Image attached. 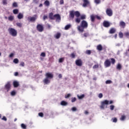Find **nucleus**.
I'll return each mask as SVG.
<instances>
[{
	"instance_id": "f257e3e1",
	"label": "nucleus",
	"mask_w": 129,
	"mask_h": 129,
	"mask_svg": "<svg viewBox=\"0 0 129 129\" xmlns=\"http://www.w3.org/2000/svg\"><path fill=\"white\" fill-rule=\"evenodd\" d=\"M70 18L72 19H74V17H76V19L75 20L76 23L77 24H79L80 22H81V20H85L86 19V15H83L80 17V13L79 11H74V10L70 11Z\"/></svg>"
},
{
	"instance_id": "f03ea898",
	"label": "nucleus",
	"mask_w": 129,
	"mask_h": 129,
	"mask_svg": "<svg viewBox=\"0 0 129 129\" xmlns=\"http://www.w3.org/2000/svg\"><path fill=\"white\" fill-rule=\"evenodd\" d=\"M88 27V23L85 20H83L81 22L80 25L78 26L77 29L80 33L84 32V29H87Z\"/></svg>"
},
{
	"instance_id": "7ed1b4c3",
	"label": "nucleus",
	"mask_w": 129,
	"mask_h": 129,
	"mask_svg": "<svg viewBox=\"0 0 129 129\" xmlns=\"http://www.w3.org/2000/svg\"><path fill=\"white\" fill-rule=\"evenodd\" d=\"M111 60V61L110 60ZM110 60L108 59H107L105 60V61L104 62V65L106 68H107V67H110V66L111 65V63L113 65L115 63V59L113 58H110Z\"/></svg>"
},
{
	"instance_id": "20e7f679",
	"label": "nucleus",
	"mask_w": 129,
	"mask_h": 129,
	"mask_svg": "<svg viewBox=\"0 0 129 129\" xmlns=\"http://www.w3.org/2000/svg\"><path fill=\"white\" fill-rule=\"evenodd\" d=\"M49 18L50 20H55L56 21H60L61 20V16L59 14H55L53 15V13H50L49 14Z\"/></svg>"
},
{
	"instance_id": "39448f33",
	"label": "nucleus",
	"mask_w": 129,
	"mask_h": 129,
	"mask_svg": "<svg viewBox=\"0 0 129 129\" xmlns=\"http://www.w3.org/2000/svg\"><path fill=\"white\" fill-rule=\"evenodd\" d=\"M8 32L11 36L13 37H17L18 35V31L13 28H9L8 29Z\"/></svg>"
},
{
	"instance_id": "423d86ee",
	"label": "nucleus",
	"mask_w": 129,
	"mask_h": 129,
	"mask_svg": "<svg viewBox=\"0 0 129 129\" xmlns=\"http://www.w3.org/2000/svg\"><path fill=\"white\" fill-rule=\"evenodd\" d=\"M108 104H109V101L105 100L101 102V105L100 106V108L101 109H104V108H105V105H108Z\"/></svg>"
},
{
	"instance_id": "0eeeda50",
	"label": "nucleus",
	"mask_w": 129,
	"mask_h": 129,
	"mask_svg": "<svg viewBox=\"0 0 129 129\" xmlns=\"http://www.w3.org/2000/svg\"><path fill=\"white\" fill-rule=\"evenodd\" d=\"M37 19H38V16L37 15H34L33 17H28V21L31 22L32 23H35Z\"/></svg>"
},
{
	"instance_id": "6e6552de",
	"label": "nucleus",
	"mask_w": 129,
	"mask_h": 129,
	"mask_svg": "<svg viewBox=\"0 0 129 129\" xmlns=\"http://www.w3.org/2000/svg\"><path fill=\"white\" fill-rule=\"evenodd\" d=\"M36 30L40 33H42L44 31V25L42 24H37L36 26Z\"/></svg>"
},
{
	"instance_id": "1a4fd4ad",
	"label": "nucleus",
	"mask_w": 129,
	"mask_h": 129,
	"mask_svg": "<svg viewBox=\"0 0 129 129\" xmlns=\"http://www.w3.org/2000/svg\"><path fill=\"white\" fill-rule=\"evenodd\" d=\"M106 14H107L108 17H111L113 15L112 10L109 8L107 9L106 10Z\"/></svg>"
},
{
	"instance_id": "9d476101",
	"label": "nucleus",
	"mask_w": 129,
	"mask_h": 129,
	"mask_svg": "<svg viewBox=\"0 0 129 129\" xmlns=\"http://www.w3.org/2000/svg\"><path fill=\"white\" fill-rule=\"evenodd\" d=\"M75 63L77 66H79L80 67H81L83 65L82 60H81V59H77Z\"/></svg>"
},
{
	"instance_id": "9b49d317",
	"label": "nucleus",
	"mask_w": 129,
	"mask_h": 129,
	"mask_svg": "<svg viewBox=\"0 0 129 129\" xmlns=\"http://www.w3.org/2000/svg\"><path fill=\"white\" fill-rule=\"evenodd\" d=\"M45 77L48 79H52L54 77V75L52 73H46L45 74Z\"/></svg>"
},
{
	"instance_id": "f8f14e48",
	"label": "nucleus",
	"mask_w": 129,
	"mask_h": 129,
	"mask_svg": "<svg viewBox=\"0 0 129 129\" xmlns=\"http://www.w3.org/2000/svg\"><path fill=\"white\" fill-rule=\"evenodd\" d=\"M83 7L84 8H86L87 6H89L90 5V2L88 1V0H83Z\"/></svg>"
},
{
	"instance_id": "ddd939ff",
	"label": "nucleus",
	"mask_w": 129,
	"mask_h": 129,
	"mask_svg": "<svg viewBox=\"0 0 129 129\" xmlns=\"http://www.w3.org/2000/svg\"><path fill=\"white\" fill-rule=\"evenodd\" d=\"M11 83L10 82H8L6 85H5V89L7 90L8 92L11 89Z\"/></svg>"
},
{
	"instance_id": "4468645a",
	"label": "nucleus",
	"mask_w": 129,
	"mask_h": 129,
	"mask_svg": "<svg viewBox=\"0 0 129 129\" xmlns=\"http://www.w3.org/2000/svg\"><path fill=\"white\" fill-rule=\"evenodd\" d=\"M103 26H104L105 28H108V27L110 26V24L108 21H105L103 23Z\"/></svg>"
},
{
	"instance_id": "2eb2a0df",
	"label": "nucleus",
	"mask_w": 129,
	"mask_h": 129,
	"mask_svg": "<svg viewBox=\"0 0 129 129\" xmlns=\"http://www.w3.org/2000/svg\"><path fill=\"white\" fill-rule=\"evenodd\" d=\"M95 19H96V16L95 15H94V14H92L90 16V19L92 23H94V22H95Z\"/></svg>"
},
{
	"instance_id": "dca6fc26",
	"label": "nucleus",
	"mask_w": 129,
	"mask_h": 129,
	"mask_svg": "<svg viewBox=\"0 0 129 129\" xmlns=\"http://www.w3.org/2000/svg\"><path fill=\"white\" fill-rule=\"evenodd\" d=\"M119 26L123 29H124V28H125V22L123 21H120L119 22Z\"/></svg>"
},
{
	"instance_id": "f3484780",
	"label": "nucleus",
	"mask_w": 129,
	"mask_h": 129,
	"mask_svg": "<svg viewBox=\"0 0 129 129\" xmlns=\"http://www.w3.org/2000/svg\"><path fill=\"white\" fill-rule=\"evenodd\" d=\"M19 85H20V84L19 83V82L17 81H14L13 82L14 87L15 88L19 87Z\"/></svg>"
},
{
	"instance_id": "a211bd4d",
	"label": "nucleus",
	"mask_w": 129,
	"mask_h": 129,
	"mask_svg": "<svg viewBox=\"0 0 129 129\" xmlns=\"http://www.w3.org/2000/svg\"><path fill=\"white\" fill-rule=\"evenodd\" d=\"M17 18L19 20H22V19H24V14L23 13H19Z\"/></svg>"
},
{
	"instance_id": "6ab92c4d",
	"label": "nucleus",
	"mask_w": 129,
	"mask_h": 129,
	"mask_svg": "<svg viewBox=\"0 0 129 129\" xmlns=\"http://www.w3.org/2000/svg\"><path fill=\"white\" fill-rule=\"evenodd\" d=\"M116 32V30L115 28H112L110 29L109 31V34H114Z\"/></svg>"
},
{
	"instance_id": "aec40b11",
	"label": "nucleus",
	"mask_w": 129,
	"mask_h": 129,
	"mask_svg": "<svg viewBox=\"0 0 129 129\" xmlns=\"http://www.w3.org/2000/svg\"><path fill=\"white\" fill-rule=\"evenodd\" d=\"M43 82L44 84H49L50 81V80H49V79L45 78L43 80Z\"/></svg>"
},
{
	"instance_id": "412c9836",
	"label": "nucleus",
	"mask_w": 129,
	"mask_h": 129,
	"mask_svg": "<svg viewBox=\"0 0 129 129\" xmlns=\"http://www.w3.org/2000/svg\"><path fill=\"white\" fill-rule=\"evenodd\" d=\"M44 6H45V7H49L50 6V2H49V1H48V0H46L44 3Z\"/></svg>"
},
{
	"instance_id": "4be33fe9",
	"label": "nucleus",
	"mask_w": 129,
	"mask_h": 129,
	"mask_svg": "<svg viewBox=\"0 0 129 129\" xmlns=\"http://www.w3.org/2000/svg\"><path fill=\"white\" fill-rule=\"evenodd\" d=\"M97 49L98 51H102V45L101 44H99L97 46Z\"/></svg>"
},
{
	"instance_id": "5701e85b",
	"label": "nucleus",
	"mask_w": 129,
	"mask_h": 129,
	"mask_svg": "<svg viewBox=\"0 0 129 129\" xmlns=\"http://www.w3.org/2000/svg\"><path fill=\"white\" fill-rule=\"evenodd\" d=\"M61 105H62L63 106H66V105H68V103L65 101H62L60 102Z\"/></svg>"
},
{
	"instance_id": "b1692460",
	"label": "nucleus",
	"mask_w": 129,
	"mask_h": 129,
	"mask_svg": "<svg viewBox=\"0 0 129 129\" xmlns=\"http://www.w3.org/2000/svg\"><path fill=\"white\" fill-rule=\"evenodd\" d=\"M55 39H59L61 37V33L57 32L54 36Z\"/></svg>"
},
{
	"instance_id": "393cba45",
	"label": "nucleus",
	"mask_w": 129,
	"mask_h": 129,
	"mask_svg": "<svg viewBox=\"0 0 129 129\" xmlns=\"http://www.w3.org/2000/svg\"><path fill=\"white\" fill-rule=\"evenodd\" d=\"M13 13L14 15H18L19 14V9H16L13 10Z\"/></svg>"
},
{
	"instance_id": "a878e982",
	"label": "nucleus",
	"mask_w": 129,
	"mask_h": 129,
	"mask_svg": "<svg viewBox=\"0 0 129 129\" xmlns=\"http://www.w3.org/2000/svg\"><path fill=\"white\" fill-rule=\"evenodd\" d=\"M71 28V24H68L66 25L64 27V30H69Z\"/></svg>"
},
{
	"instance_id": "bb28decb",
	"label": "nucleus",
	"mask_w": 129,
	"mask_h": 129,
	"mask_svg": "<svg viewBox=\"0 0 129 129\" xmlns=\"http://www.w3.org/2000/svg\"><path fill=\"white\" fill-rule=\"evenodd\" d=\"M125 118H126V116H125V115H122L121 116V117L120 118V120L123 121L124 120V119H125Z\"/></svg>"
},
{
	"instance_id": "cd10ccee",
	"label": "nucleus",
	"mask_w": 129,
	"mask_h": 129,
	"mask_svg": "<svg viewBox=\"0 0 129 129\" xmlns=\"http://www.w3.org/2000/svg\"><path fill=\"white\" fill-rule=\"evenodd\" d=\"M14 19H15V17L13 16H10L8 17L9 21H11V22L13 21Z\"/></svg>"
},
{
	"instance_id": "c85d7f7f",
	"label": "nucleus",
	"mask_w": 129,
	"mask_h": 129,
	"mask_svg": "<svg viewBox=\"0 0 129 129\" xmlns=\"http://www.w3.org/2000/svg\"><path fill=\"white\" fill-rule=\"evenodd\" d=\"M85 95L84 94H83L82 95L79 96V95H77V97H78L79 99H82V98H84L85 97Z\"/></svg>"
},
{
	"instance_id": "c756f323",
	"label": "nucleus",
	"mask_w": 129,
	"mask_h": 129,
	"mask_svg": "<svg viewBox=\"0 0 129 129\" xmlns=\"http://www.w3.org/2000/svg\"><path fill=\"white\" fill-rule=\"evenodd\" d=\"M12 7L13 8H18V3H17V2L13 3Z\"/></svg>"
},
{
	"instance_id": "7c9ffc66",
	"label": "nucleus",
	"mask_w": 129,
	"mask_h": 129,
	"mask_svg": "<svg viewBox=\"0 0 129 129\" xmlns=\"http://www.w3.org/2000/svg\"><path fill=\"white\" fill-rule=\"evenodd\" d=\"M116 69H118V70H120V69H121V64H120V63H118L117 65Z\"/></svg>"
},
{
	"instance_id": "2f4dec72",
	"label": "nucleus",
	"mask_w": 129,
	"mask_h": 129,
	"mask_svg": "<svg viewBox=\"0 0 129 129\" xmlns=\"http://www.w3.org/2000/svg\"><path fill=\"white\" fill-rule=\"evenodd\" d=\"M118 35L120 39H122V38H123V33H122V32H119Z\"/></svg>"
},
{
	"instance_id": "473e14b6",
	"label": "nucleus",
	"mask_w": 129,
	"mask_h": 129,
	"mask_svg": "<svg viewBox=\"0 0 129 129\" xmlns=\"http://www.w3.org/2000/svg\"><path fill=\"white\" fill-rule=\"evenodd\" d=\"M124 36H125V37H126V38H129V32H126L124 33Z\"/></svg>"
},
{
	"instance_id": "72a5a7b5",
	"label": "nucleus",
	"mask_w": 129,
	"mask_h": 129,
	"mask_svg": "<svg viewBox=\"0 0 129 129\" xmlns=\"http://www.w3.org/2000/svg\"><path fill=\"white\" fill-rule=\"evenodd\" d=\"M85 53L87 55H90V54H91V50H87L86 51Z\"/></svg>"
},
{
	"instance_id": "f704fd0d",
	"label": "nucleus",
	"mask_w": 129,
	"mask_h": 129,
	"mask_svg": "<svg viewBox=\"0 0 129 129\" xmlns=\"http://www.w3.org/2000/svg\"><path fill=\"white\" fill-rule=\"evenodd\" d=\"M14 63L18 64L19 63V59L18 58H15L13 60Z\"/></svg>"
},
{
	"instance_id": "c9c22d12",
	"label": "nucleus",
	"mask_w": 129,
	"mask_h": 129,
	"mask_svg": "<svg viewBox=\"0 0 129 129\" xmlns=\"http://www.w3.org/2000/svg\"><path fill=\"white\" fill-rule=\"evenodd\" d=\"M106 84H111V83H112V81H111V80H107L105 82Z\"/></svg>"
},
{
	"instance_id": "e433bc0d",
	"label": "nucleus",
	"mask_w": 129,
	"mask_h": 129,
	"mask_svg": "<svg viewBox=\"0 0 129 129\" xmlns=\"http://www.w3.org/2000/svg\"><path fill=\"white\" fill-rule=\"evenodd\" d=\"M64 61V58H60L58 59L59 63H62Z\"/></svg>"
},
{
	"instance_id": "4c0bfd02",
	"label": "nucleus",
	"mask_w": 129,
	"mask_h": 129,
	"mask_svg": "<svg viewBox=\"0 0 129 129\" xmlns=\"http://www.w3.org/2000/svg\"><path fill=\"white\" fill-rule=\"evenodd\" d=\"M21 127L22 128L25 129V128H27V126L25 124L22 123V124H21Z\"/></svg>"
},
{
	"instance_id": "58836bf2",
	"label": "nucleus",
	"mask_w": 129,
	"mask_h": 129,
	"mask_svg": "<svg viewBox=\"0 0 129 129\" xmlns=\"http://www.w3.org/2000/svg\"><path fill=\"white\" fill-rule=\"evenodd\" d=\"M16 25H17V27H19L20 28H21V27H22V26L23 24L21 23H16Z\"/></svg>"
},
{
	"instance_id": "ea45409f",
	"label": "nucleus",
	"mask_w": 129,
	"mask_h": 129,
	"mask_svg": "<svg viewBox=\"0 0 129 129\" xmlns=\"http://www.w3.org/2000/svg\"><path fill=\"white\" fill-rule=\"evenodd\" d=\"M71 96V94H68L67 95H65V98H69Z\"/></svg>"
},
{
	"instance_id": "a19ab883",
	"label": "nucleus",
	"mask_w": 129,
	"mask_h": 129,
	"mask_svg": "<svg viewBox=\"0 0 129 129\" xmlns=\"http://www.w3.org/2000/svg\"><path fill=\"white\" fill-rule=\"evenodd\" d=\"M77 100V99L76 97L72 98V102H75Z\"/></svg>"
},
{
	"instance_id": "79ce46f5",
	"label": "nucleus",
	"mask_w": 129,
	"mask_h": 129,
	"mask_svg": "<svg viewBox=\"0 0 129 129\" xmlns=\"http://www.w3.org/2000/svg\"><path fill=\"white\" fill-rule=\"evenodd\" d=\"M40 56H41V57H46V53L45 52H42Z\"/></svg>"
},
{
	"instance_id": "37998d69",
	"label": "nucleus",
	"mask_w": 129,
	"mask_h": 129,
	"mask_svg": "<svg viewBox=\"0 0 129 129\" xmlns=\"http://www.w3.org/2000/svg\"><path fill=\"white\" fill-rule=\"evenodd\" d=\"M38 115L41 117H43V116H44V114L42 112H40L38 113Z\"/></svg>"
},
{
	"instance_id": "c03bdc74",
	"label": "nucleus",
	"mask_w": 129,
	"mask_h": 129,
	"mask_svg": "<svg viewBox=\"0 0 129 129\" xmlns=\"http://www.w3.org/2000/svg\"><path fill=\"white\" fill-rule=\"evenodd\" d=\"M71 57H72L73 59H74V58H75V54L74 53H71Z\"/></svg>"
},
{
	"instance_id": "a18cd8bd",
	"label": "nucleus",
	"mask_w": 129,
	"mask_h": 129,
	"mask_svg": "<svg viewBox=\"0 0 129 129\" xmlns=\"http://www.w3.org/2000/svg\"><path fill=\"white\" fill-rule=\"evenodd\" d=\"M99 66L98 64H95L93 67V69H96V68H98Z\"/></svg>"
},
{
	"instance_id": "49530a36",
	"label": "nucleus",
	"mask_w": 129,
	"mask_h": 129,
	"mask_svg": "<svg viewBox=\"0 0 129 129\" xmlns=\"http://www.w3.org/2000/svg\"><path fill=\"white\" fill-rule=\"evenodd\" d=\"M110 109L111 110H113V109H114V106H113V105H110Z\"/></svg>"
},
{
	"instance_id": "de8ad7c7",
	"label": "nucleus",
	"mask_w": 129,
	"mask_h": 129,
	"mask_svg": "<svg viewBox=\"0 0 129 129\" xmlns=\"http://www.w3.org/2000/svg\"><path fill=\"white\" fill-rule=\"evenodd\" d=\"M95 3L97 4V5H98L100 4V0H95Z\"/></svg>"
},
{
	"instance_id": "09e8293b",
	"label": "nucleus",
	"mask_w": 129,
	"mask_h": 129,
	"mask_svg": "<svg viewBox=\"0 0 129 129\" xmlns=\"http://www.w3.org/2000/svg\"><path fill=\"white\" fill-rule=\"evenodd\" d=\"M11 95H12V96L16 95V92L14 91L11 92Z\"/></svg>"
},
{
	"instance_id": "8fccbe9b",
	"label": "nucleus",
	"mask_w": 129,
	"mask_h": 129,
	"mask_svg": "<svg viewBox=\"0 0 129 129\" xmlns=\"http://www.w3.org/2000/svg\"><path fill=\"white\" fill-rule=\"evenodd\" d=\"M95 17H96V19H97V20H101V17H100V16L95 15Z\"/></svg>"
},
{
	"instance_id": "3c124183",
	"label": "nucleus",
	"mask_w": 129,
	"mask_h": 129,
	"mask_svg": "<svg viewBox=\"0 0 129 129\" xmlns=\"http://www.w3.org/2000/svg\"><path fill=\"white\" fill-rule=\"evenodd\" d=\"M72 110L73 111H76V110H77V108H76V107H74L73 108H72Z\"/></svg>"
},
{
	"instance_id": "603ef678",
	"label": "nucleus",
	"mask_w": 129,
	"mask_h": 129,
	"mask_svg": "<svg viewBox=\"0 0 129 129\" xmlns=\"http://www.w3.org/2000/svg\"><path fill=\"white\" fill-rule=\"evenodd\" d=\"M117 122V118H114L113 119V122Z\"/></svg>"
},
{
	"instance_id": "864d4df0",
	"label": "nucleus",
	"mask_w": 129,
	"mask_h": 129,
	"mask_svg": "<svg viewBox=\"0 0 129 129\" xmlns=\"http://www.w3.org/2000/svg\"><path fill=\"white\" fill-rule=\"evenodd\" d=\"M2 119L3 120H5V121H7V117H6V116H3V117L2 118Z\"/></svg>"
},
{
	"instance_id": "5fc2aeb1",
	"label": "nucleus",
	"mask_w": 129,
	"mask_h": 129,
	"mask_svg": "<svg viewBox=\"0 0 129 129\" xmlns=\"http://www.w3.org/2000/svg\"><path fill=\"white\" fill-rule=\"evenodd\" d=\"M3 5H7L8 3L7 2V0H3Z\"/></svg>"
},
{
	"instance_id": "6e6d98bb",
	"label": "nucleus",
	"mask_w": 129,
	"mask_h": 129,
	"mask_svg": "<svg viewBox=\"0 0 129 129\" xmlns=\"http://www.w3.org/2000/svg\"><path fill=\"white\" fill-rule=\"evenodd\" d=\"M99 98H102V97L103 96V95H102V93H100L99 94Z\"/></svg>"
},
{
	"instance_id": "4d7b16f0",
	"label": "nucleus",
	"mask_w": 129,
	"mask_h": 129,
	"mask_svg": "<svg viewBox=\"0 0 129 129\" xmlns=\"http://www.w3.org/2000/svg\"><path fill=\"white\" fill-rule=\"evenodd\" d=\"M47 19H48V16H47L46 15H44L43 16V20H44V21H45V20H47Z\"/></svg>"
},
{
	"instance_id": "13d9d810",
	"label": "nucleus",
	"mask_w": 129,
	"mask_h": 129,
	"mask_svg": "<svg viewBox=\"0 0 129 129\" xmlns=\"http://www.w3.org/2000/svg\"><path fill=\"white\" fill-rule=\"evenodd\" d=\"M20 66H22V67H24V66H25V62H21L20 63Z\"/></svg>"
},
{
	"instance_id": "bf43d9fd",
	"label": "nucleus",
	"mask_w": 129,
	"mask_h": 129,
	"mask_svg": "<svg viewBox=\"0 0 129 129\" xmlns=\"http://www.w3.org/2000/svg\"><path fill=\"white\" fill-rule=\"evenodd\" d=\"M84 37H88L89 34H88V33H85L84 34Z\"/></svg>"
},
{
	"instance_id": "052dcab7",
	"label": "nucleus",
	"mask_w": 129,
	"mask_h": 129,
	"mask_svg": "<svg viewBox=\"0 0 129 129\" xmlns=\"http://www.w3.org/2000/svg\"><path fill=\"white\" fill-rule=\"evenodd\" d=\"M60 5H63L64 4V0H60L59 2Z\"/></svg>"
},
{
	"instance_id": "680f3d73",
	"label": "nucleus",
	"mask_w": 129,
	"mask_h": 129,
	"mask_svg": "<svg viewBox=\"0 0 129 129\" xmlns=\"http://www.w3.org/2000/svg\"><path fill=\"white\" fill-rule=\"evenodd\" d=\"M9 57L12 58V57H14V53H12L10 54Z\"/></svg>"
},
{
	"instance_id": "e2e57ef3",
	"label": "nucleus",
	"mask_w": 129,
	"mask_h": 129,
	"mask_svg": "<svg viewBox=\"0 0 129 129\" xmlns=\"http://www.w3.org/2000/svg\"><path fill=\"white\" fill-rule=\"evenodd\" d=\"M58 78H59L60 79H61V78H62V74H59L58 75Z\"/></svg>"
},
{
	"instance_id": "0e129e2a",
	"label": "nucleus",
	"mask_w": 129,
	"mask_h": 129,
	"mask_svg": "<svg viewBox=\"0 0 129 129\" xmlns=\"http://www.w3.org/2000/svg\"><path fill=\"white\" fill-rule=\"evenodd\" d=\"M112 103H113V101L110 100L109 101V104H112Z\"/></svg>"
},
{
	"instance_id": "69168bd1",
	"label": "nucleus",
	"mask_w": 129,
	"mask_h": 129,
	"mask_svg": "<svg viewBox=\"0 0 129 129\" xmlns=\"http://www.w3.org/2000/svg\"><path fill=\"white\" fill-rule=\"evenodd\" d=\"M18 75H19V73H18V72H15V76H18Z\"/></svg>"
},
{
	"instance_id": "338daca9",
	"label": "nucleus",
	"mask_w": 129,
	"mask_h": 129,
	"mask_svg": "<svg viewBox=\"0 0 129 129\" xmlns=\"http://www.w3.org/2000/svg\"><path fill=\"white\" fill-rule=\"evenodd\" d=\"M47 28L48 29H51V25H50L49 24H47Z\"/></svg>"
},
{
	"instance_id": "774afa93",
	"label": "nucleus",
	"mask_w": 129,
	"mask_h": 129,
	"mask_svg": "<svg viewBox=\"0 0 129 129\" xmlns=\"http://www.w3.org/2000/svg\"><path fill=\"white\" fill-rule=\"evenodd\" d=\"M85 113L86 114H88V113H89V112H88V111L86 110V111H85Z\"/></svg>"
}]
</instances>
